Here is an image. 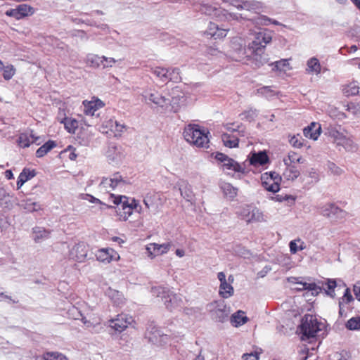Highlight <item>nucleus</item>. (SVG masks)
Wrapping results in <instances>:
<instances>
[{"label":"nucleus","instance_id":"1","mask_svg":"<svg viewBox=\"0 0 360 360\" xmlns=\"http://www.w3.org/2000/svg\"><path fill=\"white\" fill-rule=\"evenodd\" d=\"M325 134L337 147H342L346 151L356 152L358 149L353 136L340 124H330L325 129Z\"/></svg>","mask_w":360,"mask_h":360},{"label":"nucleus","instance_id":"2","mask_svg":"<svg viewBox=\"0 0 360 360\" xmlns=\"http://www.w3.org/2000/svg\"><path fill=\"white\" fill-rule=\"evenodd\" d=\"M214 158L218 162L221 169L228 176L241 179L247 172L245 162L239 163L221 153H217Z\"/></svg>","mask_w":360,"mask_h":360},{"label":"nucleus","instance_id":"3","mask_svg":"<svg viewBox=\"0 0 360 360\" xmlns=\"http://www.w3.org/2000/svg\"><path fill=\"white\" fill-rule=\"evenodd\" d=\"M209 131L198 124H188L184 130L185 140L198 148H208L210 139Z\"/></svg>","mask_w":360,"mask_h":360},{"label":"nucleus","instance_id":"4","mask_svg":"<svg viewBox=\"0 0 360 360\" xmlns=\"http://www.w3.org/2000/svg\"><path fill=\"white\" fill-rule=\"evenodd\" d=\"M109 199L117 206L116 212L120 221H127L138 207L135 199L125 195L110 194Z\"/></svg>","mask_w":360,"mask_h":360},{"label":"nucleus","instance_id":"5","mask_svg":"<svg viewBox=\"0 0 360 360\" xmlns=\"http://www.w3.org/2000/svg\"><path fill=\"white\" fill-rule=\"evenodd\" d=\"M300 328L303 337L314 338L320 335V333H323L326 325L324 321L319 320L316 316L307 314L302 319Z\"/></svg>","mask_w":360,"mask_h":360},{"label":"nucleus","instance_id":"6","mask_svg":"<svg viewBox=\"0 0 360 360\" xmlns=\"http://www.w3.org/2000/svg\"><path fill=\"white\" fill-rule=\"evenodd\" d=\"M127 129V127L122 122L115 120L113 117H107L104 119L98 130L105 134L120 137Z\"/></svg>","mask_w":360,"mask_h":360},{"label":"nucleus","instance_id":"7","mask_svg":"<svg viewBox=\"0 0 360 360\" xmlns=\"http://www.w3.org/2000/svg\"><path fill=\"white\" fill-rule=\"evenodd\" d=\"M207 311L212 318L219 322H224L227 320L231 313L230 307L227 306L224 301H214L207 304Z\"/></svg>","mask_w":360,"mask_h":360},{"label":"nucleus","instance_id":"8","mask_svg":"<svg viewBox=\"0 0 360 360\" xmlns=\"http://www.w3.org/2000/svg\"><path fill=\"white\" fill-rule=\"evenodd\" d=\"M232 60L248 64L250 59L246 54V49L240 38H233L231 41V50L228 53Z\"/></svg>","mask_w":360,"mask_h":360},{"label":"nucleus","instance_id":"9","mask_svg":"<svg viewBox=\"0 0 360 360\" xmlns=\"http://www.w3.org/2000/svg\"><path fill=\"white\" fill-rule=\"evenodd\" d=\"M169 97L168 111L176 112L188 103L187 96L179 87L172 89Z\"/></svg>","mask_w":360,"mask_h":360},{"label":"nucleus","instance_id":"10","mask_svg":"<svg viewBox=\"0 0 360 360\" xmlns=\"http://www.w3.org/2000/svg\"><path fill=\"white\" fill-rule=\"evenodd\" d=\"M75 319H81L84 326L93 333H98L103 330V326L101 323V318L91 313H87L86 316L79 311L78 315L75 316Z\"/></svg>","mask_w":360,"mask_h":360},{"label":"nucleus","instance_id":"11","mask_svg":"<svg viewBox=\"0 0 360 360\" xmlns=\"http://www.w3.org/2000/svg\"><path fill=\"white\" fill-rule=\"evenodd\" d=\"M141 96L146 103H153L155 106L168 111L169 98L160 94L155 91L145 90Z\"/></svg>","mask_w":360,"mask_h":360},{"label":"nucleus","instance_id":"12","mask_svg":"<svg viewBox=\"0 0 360 360\" xmlns=\"http://www.w3.org/2000/svg\"><path fill=\"white\" fill-rule=\"evenodd\" d=\"M248 49L251 51L249 55V62H251L255 66L259 68L269 61L268 55L265 53L264 46H255L248 44Z\"/></svg>","mask_w":360,"mask_h":360},{"label":"nucleus","instance_id":"13","mask_svg":"<svg viewBox=\"0 0 360 360\" xmlns=\"http://www.w3.org/2000/svg\"><path fill=\"white\" fill-rule=\"evenodd\" d=\"M281 176L275 172H266L261 176L263 187L268 191L276 193L280 189Z\"/></svg>","mask_w":360,"mask_h":360},{"label":"nucleus","instance_id":"14","mask_svg":"<svg viewBox=\"0 0 360 360\" xmlns=\"http://www.w3.org/2000/svg\"><path fill=\"white\" fill-rule=\"evenodd\" d=\"M88 251V245L84 242H79L70 248L68 258L79 263L84 262L87 257Z\"/></svg>","mask_w":360,"mask_h":360},{"label":"nucleus","instance_id":"15","mask_svg":"<svg viewBox=\"0 0 360 360\" xmlns=\"http://www.w3.org/2000/svg\"><path fill=\"white\" fill-rule=\"evenodd\" d=\"M217 278L220 281L219 288V294L223 298H229L233 295L234 290L232 286L233 282V276H229L228 279L226 278V275L224 272H219L217 274Z\"/></svg>","mask_w":360,"mask_h":360},{"label":"nucleus","instance_id":"16","mask_svg":"<svg viewBox=\"0 0 360 360\" xmlns=\"http://www.w3.org/2000/svg\"><path fill=\"white\" fill-rule=\"evenodd\" d=\"M240 215L247 222H262L266 221V217L263 212L250 205L243 207Z\"/></svg>","mask_w":360,"mask_h":360},{"label":"nucleus","instance_id":"17","mask_svg":"<svg viewBox=\"0 0 360 360\" xmlns=\"http://www.w3.org/2000/svg\"><path fill=\"white\" fill-rule=\"evenodd\" d=\"M105 155L110 164L118 165L124 158V152L122 146L115 144H110Z\"/></svg>","mask_w":360,"mask_h":360},{"label":"nucleus","instance_id":"18","mask_svg":"<svg viewBox=\"0 0 360 360\" xmlns=\"http://www.w3.org/2000/svg\"><path fill=\"white\" fill-rule=\"evenodd\" d=\"M171 247V243H165L162 244L151 243L146 245V250L148 257L150 259H154L158 256L167 254L169 251Z\"/></svg>","mask_w":360,"mask_h":360},{"label":"nucleus","instance_id":"19","mask_svg":"<svg viewBox=\"0 0 360 360\" xmlns=\"http://www.w3.org/2000/svg\"><path fill=\"white\" fill-rule=\"evenodd\" d=\"M288 281L290 283L297 285L295 289L297 290H307L310 291L312 295H316L319 293L321 288L315 283H308L303 281L300 277H289Z\"/></svg>","mask_w":360,"mask_h":360},{"label":"nucleus","instance_id":"20","mask_svg":"<svg viewBox=\"0 0 360 360\" xmlns=\"http://www.w3.org/2000/svg\"><path fill=\"white\" fill-rule=\"evenodd\" d=\"M133 321L132 316L125 314H121L117 315L115 319L110 320L109 326L115 330L122 332Z\"/></svg>","mask_w":360,"mask_h":360},{"label":"nucleus","instance_id":"21","mask_svg":"<svg viewBox=\"0 0 360 360\" xmlns=\"http://www.w3.org/2000/svg\"><path fill=\"white\" fill-rule=\"evenodd\" d=\"M229 30V28L220 27L216 23L210 22L205 31V34L214 39H222L227 36Z\"/></svg>","mask_w":360,"mask_h":360},{"label":"nucleus","instance_id":"22","mask_svg":"<svg viewBox=\"0 0 360 360\" xmlns=\"http://www.w3.org/2000/svg\"><path fill=\"white\" fill-rule=\"evenodd\" d=\"M98 261L104 264H109L112 261L120 259L119 254L112 248H101L96 253Z\"/></svg>","mask_w":360,"mask_h":360},{"label":"nucleus","instance_id":"23","mask_svg":"<svg viewBox=\"0 0 360 360\" xmlns=\"http://www.w3.org/2000/svg\"><path fill=\"white\" fill-rule=\"evenodd\" d=\"M41 139V137L36 136L32 131H27L19 135L18 143L20 147L27 148L33 143L40 145L42 143Z\"/></svg>","mask_w":360,"mask_h":360},{"label":"nucleus","instance_id":"24","mask_svg":"<svg viewBox=\"0 0 360 360\" xmlns=\"http://www.w3.org/2000/svg\"><path fill=\"white\" fill-rule=\"evenodd\" d=\"M32 13L33 8L27 4H20L15 8L9 9L6 12V15L13 17L17 20L22 19Z\"/></svg>","mask_w":360,"mask_h":360},{"label":"nucleus","instance_id":"25","mask_svg":"<svg viewBox=\"0 0 360 360\" xmlns=\"http://www.w3.org/2000/svg\"><path fill=\"white\" fill-rule=\"evenodd\" d=\"M271 40L272 32L269 30H263L255 34V39L249 44L255 46H264V49H265L266 46L269 44Z\"/></svg>","mask_w":360,"mask_h":360},{"label":"nucleus","instance_id":"26","mask_svg":"<svg viewBox=\"0 0 360 360\" xmlns=\"http://www.w3.org/2000/svg\"><path fill=\"white\" fill-rule=\"evenodd\" d=\"M323 70V67L318 58L313 56L306 62L305 72L308 75L318 76Z\"/></svg>","mask_w":360,"mask_h":360},{"label":"nucleus","instance_id":"27","mask_svg":"<svg viewBox=\"0 0 360 360\" xmlns=\"http://www.w3.org/2000/svg\"><path fill=\"white\" fill-rule=\"evenodd\" d=\"M84 113L86 115H94L95 112L104 106V103L99 98L93 97L91 100H84L82 103Z\"/></svg>","mask_w":360,"mask_h":360},{"label":"nucleus","instance_id":"28","mask_svg":"<svg viewBox=\"0 0 360 360\" xmlns=\"http://www.w3.org/2000/svg\"><path fill=\"white\" fill-rule=\"evenodd\" d=\"M150 292L153 296L161 298L162 301L166 299L167 296H170L175 302L177 301V295L173 293L167 287L157 285L151 288Z\"/></svg>","mask_w":360,"mask_h":360},{"label":"nucleus","instance_id":"29","mask_svg":"<svg viewBox=\"0 0 360 360\" xmlns=\"http://www.w3.org/2000/svg\"><path fill=\"white\" fill-rule=\"evenodd\" d=\"M15 202V198L4 188H0V207L4 210H11Z\"/></svg>","mask_w":360,"mask_h":360},{"label":"nucleus","instance_id":"30","mask_svg":"<svg viewBox=\"0 0 360 360\" xmlns=\"http://www.w3.org/2000/svg\"><path fill=\"white\" fill-rule=\"evenodd\" d=\"M248 159L250 164L255 167L263 166L269 162V157L264 151L251 153Z\"/></svg>","mask_w":360,"mask_h":360},{"label":"nucleus","instance_id":"31","mask_svg":"<svg viewBox=\"0 0 360 360\" xmlns=\"http://www.w3.org/2000/svg\"><path fill=\"white\" fill-rule=\"evenodd\" d=\"M146 335L151 342L157 345L167 343L169 339L167 335L163 334L160 330L157 328H153L151 331H148Z\"/></svg>","mask_w":360,"mask_h":360},{"label":"nucleus","instance_id":"32","mask_svg":"<svg viewBox=\"0 0 360 360\" xmlns=\"http://www.w3.org/2000/svg\"><path fill=\"white\" fill-rule=\"evenodd\" d=\"M105 293L115 306L122 307L125 302L124 295L115 289L108 288Z\"/></svg>","mask_w":360,"mask_h":360},{"label":"nucleus","instance_id":"33","mask_svg":"<svg viewBox=\"0 0 360 360\" xmlns=\"http://www.w3.org/2000/svg\"><path fill=\"white\" fill-rule=\"evenodd\" d=\"M160 196L158 194H148L143 199L145 207L150 212L156 213L159 208Z\"/></svg>","mask_w":360,"mask_h":360},{"label":"nucleus","instance_id":"34","mask_svg":"<svg viewBox=\"0 0 360 360\" xmlns=\"http://www.w3.org/2000/svg\"><path fill=\"white\" fill-rule=\"evenodd\" d=\"M319 210V213L321 215L329 218H333L335 216L341 215L343 213L342 210L338 208L335 205L330 203L320 206Z\"/></svg>","mask_w":360,"mask_h":360},{"label":"nucleus","instance_id":"35","mask_svg":"<svg viewBox=\"0 0 360 360\" xmlns=\"http://www.w3.org/2000/svg\"><path fill=\"white\" fill-rule=\"evenodd\" d=\"M321 133V126L319 123L311 122L310 125L305 127L303 134L305 137L312 140H317Z\"/></svg>","mask_w":360,"mask_h":360},{"label":"nucleus","instance_id":"36","mask_svg":"<svg viewBox=\"0 0 360 360\" xmlns=\"http://www.w3.org/2000/svg\"><path fill=\"white\" fill-rule=\"evenodd\" d=\"M283 162L285 166H295V163L302 164L304 160L301 155L293 150H290L283 157Z\"/></svg>","mask_w":360,"mask_h":360},{"label":"nucleus","instance_id":"37","mask_svg":"<svg viewBox=\"0 0 360 360\" xmlns=\"http://www.w3.org/2000/svg\"><path fill=\"white\" fill-rule=\"evenodd\" d=\"M290 60V59H281L271 63L270 65L273 67L272 70L285 74L292 69Z\"/></svg>","mask_w":360,"mask_h":360},{"label":"nucleus","instance_id":"38","mask_svg":"<svg viewBox=\"0 0 360 360\" xmlns=\"http://www.w3.org/2000/svg\"><path fill=\"white\" fill-rule=\"evenodd\" d=\"M300 172L296 166H285L283 172L281 179L285 181H293L300 176Z\"/></svg>","mask_w":360,"mask_h":360},{"label":"nucleus","instance_id":"39","mask_svg":"<svg viewBox=\"0 0 360 360\" xmlns=\"http://www.w3.org/2000/svg\"><path fill=\"white\" fill-rule=\"evenodd\" d=\"M241 135L231 134L229 133H224L221 135V139L224 145L230 148H236L238 146L239 137Z\"/></svg>","mask_w":360,"mask_h":360},{"label":"nucleus","instance_id":"40","mask_svg":"<svg viewBox=\"0 0 360 360\" xmlns=\"http://www.w3.org/2000/svg\"><path fill=\"white\" fill-rule=\"evenodd\" d=\"M231 323L235 327H239L248 322V318L243 311L238 310L233 314L230 319Z\"/></svg>","mask_w":360,"mask_h":360},{"label":"nucleus","instance_id":"41","mask_svg":"<svg viewBox=\"0 0 360 360\" xmlns=\"http://www.w3.org/2000/svg\"><path fill=\"white\" fill-rule=\"evenodd\" d=\"M263 8L264 4L260 1L256 0H243L242 10L257 13L262 11Z\"/></svg>","mask_w":360,"mask_h":360},{"label":"nucleus","instance_id":"42","mask_svg":"<svg viewBox=\"0 0 360 360\" xmlns=\"http://www.w3.org/2000/svg\"><path fill=\"white\" fill-rule=\"evenodd\" d=\"M220 187L224 196L226 198L233 200L236 197L238 193V188L233 186L230 183H221Z\"/></svg>","mask_w":360,"mask_h":360},{"label":"nucleus","instance_id":"43","mask_svg":"<svg viewBox=\"0 0 360 360\" xmlns=\"http://www.w3.org/2000/svg\"><path fill=\"white\" fill-rule=\"evenodd\" d=\"M18 205L27 212L37 211L41 209L40 205L31 199H24L18 203Z\"/></svg>","mask_w":360,"mask_h":360},{"label":"nucleus","instance_id":"44","mask_svg":"<svg viewBox=\"0 0 360 360\" xmlns=\"http://www.w3.org/2000/svg\"><path fill=\"white\" fill-rule=\"evenodd\" d=\"M243 18L240 14L236 13H231L226 10L222 9L221 13L218 14V20L219 21H231L236 20L240 21Z\"/></svg>","mask_w":360,"mask_h":360},{"label":"nucleus","instance_id":"45","mask_svg":"<svg viewBox=\"0 0 360 360\" xmlns=\"http://www.w3.org/2000/svg\"><path fill=\"white\" fill-rule=\"evenodd\" d=\"M177 185L179 186L181 196L187 201H192L193 198V194L188 184L186 181L181 180L178 182Z\"/></svg>","mask_w":360,"mask_h":360},{"label":"nucleus","instance_id":"46","mask_svg":"<svg viewBox=\"0 0 360 360\" xmlns=\"http://www.w3.org/2000/svg\"><path fill=\"white\" fill-rule=\"evenodd\" d=\"M222 9L217 8L214 6H212V5H210L209 4H202L200 6V11L207 15L212 16L213 18H216L217 20H218V14L219 13H221Z\"/></svg>","mask_w":360,"mask_h":360},{"label":"nucleus","instance_id":"47","mask_svg":"<svg viewBox=\"0 0 360 360\" xmlns=\"http://www.w3.org/2000/svg\"><path fill=\"white\" fill-rule=\"evenodd\" d=\"M34 175L35 173L34 171H30L29 169H24L18 176L16 184L17 189H20L26 181L34 177Z\"/></svg>","mask_w":360,"mask_h":360},{"label":"nucleus","instance_id":"48","mask_svg":"<svg viewBox=\"0 0 360 360\" xmlns=\"http://www.w3.org/2000/svg\"><path fill=\"white\" fill-rule=\"evenodd\" d=\"M359 89L360 87L356 82H349L342 86V92L346 96L357 95Z\"/></svg>","mask_w":360,"mask_h":360},{"label":"nucleus","instance_id":"49","mask_svg":"<svg viewBox=\"0 0 360 360\" xmlns=\"http://www.w3.org/2000/svg\"><path fill=\"white\" fill-rule=\"evenodd\" d=\"M110 179L112 181V190H122L127 184V181L118 173L114 174Z\"/></svg>","mask_w":360,"mask_h":360},{"label":"nucleus","instance_id":"50","mask_svg":"<svg viewBox=\"0 0 360 360\" xmlns=\"http://www.w3.org/2000/svg\"><path fill=\"white\" fill-rule=\"evenodd\" d=\"M80 198L98 205L100 210H104L111 207L110 206H109L107 204L101 201L98 198H96L89 194H86V193L81 194Z\"/></svg>","mask_w":360,"mask_h":360},{"label":"nucleus","instance_id":"51","mask_svg":"<svg viewBox=\"0 0 360 360\" xmlns=\"http://www.w3.org/2000/svg\"><path fill=\"white\" fill-rule=\"evenodd\" d=\"M50 232L42 227H36L33 229L34 240L39 243L49 237Z\"/></svg>","mask_w":360,"mask_h":360},{"label":"nucleus","instance_id":"52","mask_svg":"<svg viewBox=\"0 0 360 360\" xmlns=\"http://www.w3.org/2000/svg\"><path fill=\"white\" fill-rule=\"evenodd\" d=\"M102 58L103 56L89 53L86 57V63L91 68H99L102 65Z\"/></svg>","mask_w":360,"mask_h":360},{"label":"nucleus","instance_id":"53","mask_svg":"<svg viewBox=\"0 0 360 360\" xmlns=\"http://www.w3.org/2000/svg\"><path fill=\"white\" fill-rule=\"evenodd\" d=\"M354 300L351 294L350 289L347 288L345 290L343 296L339 300L340 314H342L345 306Z\"/></svg>","mask_w":360,"mask_h":360},{"label":"nucleus","instance_id":"54","mask_svg":"<svg viewBox=\"0 0 360 360\" xmlns=\"http://www.w3.org/2000/svg\"><path fill=\"white\" fill-rule=\"evenodd\" d=\"M56 146L53 141H49L44 145L39 147L36 151V156L37 158H42L46 155L51 150L55 148Z\"/></svg>","mask_w":360,"mask_h":360},{"label":"nucleus","instance_id":"55","mask_svg":"<svg viewBox=\"0 0 360 360\" xmlns=\"http://www.w3.org/2000/svg\"><path fill=\"white\" fill-rule=\"evenodd\" d=\"M224 127L226 130V133L244 136V131L242 129V126L238 124L227 123L224 125Z\"/></svg>","mask_w":360,"mask_h":360},{"label":"nucleus","instance_id":"56","mask_svg":"<svg viewBox=\"0 0 360 360\" xmlns=\"http://www.w3.org/2000/svg\"><path fill=\"white\" fill-rule=\"evenodd\" d=\"M290 251L292 254H295L297 251L303 250L306 246L301 239L291 240L289 243Z\"/></svg>","mask_w":360,"mask_h":360},{"label":"nucleus","instance_id":"57","mask_svg":"<svg viewBox=\"0 0 360 360\" xmlns=\"http://www.w3.org/2000/svg\"><path fill=\"white\" fill-rule=\"evenodd\" d=\"M250 22L257 26H267L271 24V19L266 15H260L250 20Z\"/></svg>","mask_w":360,"mask_h":360},{"label":"nucleus","instance_id":"58","mask_svg":"<svg viewBox=\"0 0 360 360\" xmlns=\"http://www.w3.org/2000/svg\"><path fill=\"white\" fill-rule=\"evenodd\" d=\"M164 304L166 308L169 310L172 311L175 308L180 307L182 300L179 295H177V301L175 302L173 299L171 298L170 296H167L166 299L163 300Z\"/></svg>","mask_w":360,"mask_h":360},{"label":"nucleus","instance_id":"59","mask_svg":"<svg viewBox=\"0 0 360 360\" xmlns=\"http://www.w3.org/2000/svg\"><path fill=\"white\" fill-rule=\"evenodd\" d=\"M65 129L70 134H74L78 127V122L76 119L68 117L63 123Z\"/></svg>","mask_w":360,"mask_h":360},{"label":"nucleus","instance_id":"60","mask_svg":"<svg viewBox=\"0 0 360 360\" xmlns=\"http://www.w3.org/2000/svg\"><path fill=\"white\" fill-rule=\"evenodd\" d=\"M168 73L167 75V80H171L175 82H180L181 77L180 75V70L177 68H172L167 69Z\"/></svg>","mask_w":360,"mask_h":360},{"label":"nucleus","instance_id":"61","mask_svg":"<svg viewBox=\"0 0 360 360\" xmlns=\"http://www.w3.org/2000/svg\"><path fill=\"white\" fill-rule=\"evenodd\" d=\"M345 326L349 330H360V316H355L349 319L347 321Z\"/></svg>","mask_w":360,"mask_h":360},{"label":"nucleus","instance_id":"62","mask_svg":"<svg viewBox=\"0 0 360 360\" xmlns=\"http://www.w3.org/2000/svg\"><path fill=\"white\" fill-rule=\"evenodd\" d=\"M44 360H67L68 358L58 352H48L44 354Z\"/></svg>","mask_w":360,"mask_h":360},{"label":"nucleus","instance_id":"63","mask_svg":"<svg viewBox=\"0 0 360 360\" xmlns=\"http://www.w3.org/2000/svg\"><path fill=\"white\" fill-rule=\"evenodd\" d=\"M290 144L295 148H300L304 146V139L299 134L291 136L289 139Z\"/></svg>","mask_w":360,"mask_h":360},{"label":"nucleus","instance_id":"64","mask_svg":"<svg viewBox=\"0 0 360 360\" xmlns=\"http://www.w3.org/2000/svg\"><path fill=\"white\" fill-rule=\"evenodd\" d=\"M99 190L101 192H110L112 190V181L110 178H103L98 186Z\"/></svg>","mask_w":360,"mask_h":360}]
</instances>
